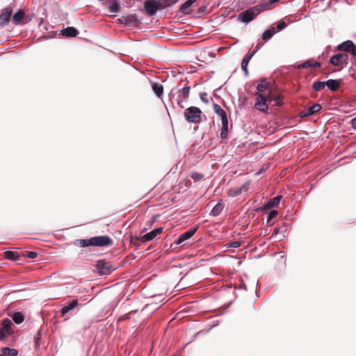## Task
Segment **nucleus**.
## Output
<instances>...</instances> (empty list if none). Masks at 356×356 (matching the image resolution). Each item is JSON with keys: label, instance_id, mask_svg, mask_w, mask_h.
<instances>
[{"label": "nucleus", "instance_id": "nucleus-1", "mask_svg": "<svg viewBox=\"0 0 356 356\" xmlns=\"http://www.w3.org/2000/svg\"><path fill=\"white\" fill-rule=\"evenodd\" d=\"M262 6L260 4L249 8L238 15V19L245 24L249 23L252 19L255 18L260 13L264 11V8H261Z\"/></svg>", "mask_w": 356, "mask_h": 356}, {"label": "nucleus", "instance_id": "nucleus-2", "mask_svg": "<svg viewBox=\"0 0 356 356\" xmlns=\"http://www.w3.org/2000/svg\"><path fill=\"white\" fill-rule=\"evenodd\" d=\"M168 5L167 0H165V2H161L160 0H147L145 2L144 8L147 15L152 16L156 13L158 10L162 9Z\"/></svg>", "mask_w": 356, "mask_h": 356}, {"label": "nucleus", "instance_id": "nucleus-3", "mask_svg": "<svg viewBox=\"0 0 356 356\" xmlns=\"http://www.w3.org/2000/svg\"><path fill=\"white\" fill-rule=\"evenodd\" d=\"M202 111L196 106H190L185 109L184 116L189 123L198 124L201 122Z\"/></svg>", "mask_w": 356, "mask_h": 356}, {"label": "nucleus", "instance_id": "nucleus-4", "mask_svg": "<svg viewBox=\"0 0 356 356\" xmlns=\"http://www.w3.org/2000/svg\"><path fill=\"white\" fill-rule=\"evenodd\" d=\"M257 102H255L254 107L263 113H267L268 110V106L267 102L271 103V95L268 92L266 96L265 94L257 92Z\"/></svg>", "mask_w": 356, "mask_h": 356}, {"label": "nucleus", "instance_id": "nucleus-5", "mask_svg": "<svg viewBox=\"0 0 356 356\" xmlns=\"http://www.w3.org/2000/svg\"><path fill=\"white\" fill-rule=\"evenodd\" d=\"M91 246L95 247H105V246H111L113 244V239L107 236H97L90 238Z\"/></svg>", "mask_w": 356, "mask_h": 356}, {"label": "nucleus", "instance_id": "nucleus-6", "mask_svg": "<svg viewBox=\"0 0 356 356\" xmlns=\"http://www.w3.org/2000/svg\"><path fill=\"white\" fill-rule=\"evenodd\" d=\"M96 266L98 273L101 275H110L115 269L111 261H106L104 260L97 261Z\"/></svg>", "mask_w": 356, "mask_h": 356}, {"label": "nucleus", "instance_id": "nucleus-7", "mask_svg": "<svg viewBox=\"0 0 356 356\" xmlns=\"http://www.w3.org/2000/svg\"><path fill=\"white\" fill-rule=\"evenodd\" d=\"M348 56L344 53H339L332 56L330 63L334 66H342L348 63Z\"/></svg>", "mask_w": 356, "mask_h": 356}, {"label": "nucleus", "instance_id": "nucleus-8", "mask_svg": "<svg viewBox=\"0 0 356 356\" xmlns=\"http://www.w3.org/2000/svg\"><path fill=\"white\" fill-rule=\"evenodd\" d=\"M340 51L349 52L353 56H356V45L351 40H346L338 46Z\"/></svg>", "mask_w": 356, "mask_h": 356}, {"label": "nucleus", "instance_id": "nucleus-9", "mask_svg": "<svg viewBox=\"0 0 356 356\" xmlns=\"http://www.w3.org/2000/svg\"><path fill=\"white\" fill-rule=\"evenodd\" d=\"M197 230V227L188 229V231L181 234L179 236V238L173 243V244H175L177 245H181L184 241L191 238L195 234V233L196 232Z\"/></svg>", "mask_w": 356, "mask_h": 356}, {"label": "nucleus", "instance_id": "nucleus-10", "mask_svg": "<svg viewBox=\"0 0 356 356\" xmlns=\"http://www.w3.org/2000/svg\"><path fill=\"white\" fill-rule=\"evenodd\" d=\"M12 15V10L6 8L4 12L0 14V26L6 27L8 25Z\"/></svg>", "mask_w": 356, "mask_h": 356}, {"label": "nucleus", "instance_id": "nucleus-11", "mask_svg": "<svg viewBox=\"0 0 356 356\" xmlns=\"http://www.w3.org/2000/svg\"><path fill=\"white\" fill-rule=\"evenodd\" d=\"M79 305V301L77 299H73L71 301L66 303L65 306L60 309V314L63 317H64L67 313L72 311L75 307H76Z\"/></svg>", "mask_w": 356, "mask_h": 356}, {"label": "nucleus", "instance_id": "nucleus-12", "mask_svg": "<svg viewBox=\"0 0 356 356\" xmlns=\"http://www.w3.org/2000/svg\"><path fill=\"white\" fill-rule=\"evenodd\" d=\"M163 227H158L156 229H154L153 230L150 231L149 232L145 234L141 237V241L143 242H146L149 241H152L154 239L158 234H160L163 232Z\"/></svg>", "mask_w": 356, "mask_h": 356}, {"label": "nucleus", "instance_id": "nucleus-13", "mask_svg": "<svg viewBox=\"0 0 356 356\" xmlns=\"http://www.w3.org/2000/svg\"><path fill=\"white\" fill-rule=\"evenodd\" d=\"M191 87L190 86H184L181 90H179L177 104L181 106V108H184V106L181 105V102L183 100L186 99L190 93Z\"/></svg>", "mask_w": 356, "mask_h": 356}, {"label": "nucleus", "instance_id": "nucleus-14", "mask_svg": "<svg viewBox=\"0 0 356 356\" xmlns=\"http://www.w3.org/2000/svg\"><path fill=\"white\" fill-rule=\"evenodd\" d=\"M120 21L124 25L132 26L138 22V17L135 14L123 15L121 17Z\"/></svg>", "mask_w": 356, "mask_h": 356}, {"label": "nucleus", "instance_id": "nucleus-15", "mask_svg": "<svg viewBox=\"0 0 356 356\" xmlns=\"http://www.w3.org/2000/svg\"><path fill=\"white\" fill-rule=\"evenodd\" d=\"M321 63L316 61L314 58L309 59L304 63L299 64L296 66L297 69L309 68L314 67L317 68L321 67Z\"/></svg>", "mask_w": 356, "mask_h": 356}, {"label": "nucleus", "instance_id": "nucleus-16", "mask_svg": "<svg viewBox=\"0 0 356 356\" xmlns=\"http://www.w3.org/2000/svg\"><path fill=\"white\" fill-rule=\"evenodd\" d=\"M321 109V106L319 104H314L313 106L302 111L300 115L302 117H307L318 112Z\"/></svg>", "mask_w": 356, "mask_h": 356}, {"label": "nucleus", "instance_id": "nucleus-17", "mask_svg": "<svg viewBox=\"0 0 356 356\" xmlns=\"http://www.w3.org/2000/svg\"><path fill=\"white\" fill-rule=\"evenodd\" d=\"M326 86L331 91H337L341 86V81L339 79H329L325 81Z\"/></svg>", "mask_w": 356, "mask_h": 356}, {"label": "nucleus", "instance_id": "nucleus-18", "mask_svg": "<svg viewBox=\"0 0 356 356\" xmlns=\"http://www.w3.org/2000/svg\"><path fill=\"white\" fill-rule=\"evenodd\" d=\"M225 208V204L222 202L218 203L213 207L209 215L213 217L218 216L220 214Z\"/></svg>", "mask_w": 356, "mask_h": 356}, {"label": "nucleus", "instance_id": "nucleus-19", "mask_svg": "<svg viewBox=\"0 0 356 356\" xmlns=\"http://www.w3.org/2000/svg\"><path fill=\"white\" fill-rule=\"evenodd\" d=\"M255 51H252L250 55H246L243 59L242 60V62H241V69L244 72L245 74L247 76L248 74V65L250 60V59L252 58V57L254 56V54H255Z\"/></svg>", "mask_w": 356, "mask_h": 356}, {"label": "nucleus", "instance_id": "nucleus-20", "mask_svg": "<svg viewBox=\"0 0 356 356\" xmlns=\"http://www.w3.org/2000/svg\"><path fill=\"white\" fill-rule=\"evenodd\" d=\"M25 13L24 11L22 10H19L17 13H15L13 17L12 21L13 23L17 25L22 22V20L24 17Z\"/></svg>", "mask_w": 356, "mask_h": 356}, {"label": "nucleus", "instance_id": "nucleus-21", "mask_svg": "<svg viewBox=\"0 0 356 356\" xmlns=\"http://www.w3.org/2000/svg\"><path fill=\"white\" fill-rule=\"evenodd\" d=\"M197 0H187L184 3H183L180 7V11L184 14H189L191 13L190 8L193 6L194 3L196 2Z\"/></svg>", "mask_w": 356, "mask_h": 356}, {"label": "nucleus", "instance_id": "nucleus-22", "mask_svg": "<svg viewBox=\"0 0 356 356\" xmlns=\"http://www.w3.org/2000/svg\"><path fill=\"white\" fill-rule=\"evenodd\" d=\"M79 34L78 30L73 27L69 26L63 30V35L67 37H76Z\"/></svg>", "mask_w": 356, "mask_h": 356}, {"label": "nucleus", "instance_id": "nucleus-23", "mask_svg": "<svg viewBox=\"0 0 356 356\" xmlns=\"http://www.w3.org/2000/svg\"><path fill=\"white\" fill-rule=\"evenodd\" d=\"M1 352L0 356H17L18 354L17 350L8 347L3 348Z\"/></svg>", "mask_w": 356, "mask_h": 356}, {"label": "nucleus", "instance_id": "nucleus-24", "mask_svg": "<svg viewBox=\"0 0 356 356\" xmlns=\"http://www.w3.org/2000/svg\"><path fill=\"white\" fill-rule=\"evenodd\" d=\"M4 258L10 261H17L19 259V255L16 252L7 250L4 252Z\"/></svg>", "mask_w": 356, "mask_h": 356}, {"label": "nucleus", "instance_id": "nucleus-25", "mask_svg": "<svg viewBox=\"0 0 356 356\" xmlns=\"http://www.w3.org/2000/svg\"><path fill=\"white\" fill-rule=\"evenodd\" d=\"M286 232V228L285 225H282L279 227H276L274 229L273 234L271 236V238L276 237L280 233H283L281 238H279V240H282V238H284L285 235L284 233Z\"/></svg>", "mask_w": 356, "mask_h": 356}, {"label": "nucleus", "instance_id": "nucleus-26", "mask_svg": "<svg viewBox=\"0 0 356 356\" xmlns=\"http://www.w3.org/2000/svg\"><path fill=\"white\" fill-rule=\"evenodd\" d=\"M152 90L156 96L161 97L163 92V87L159 83H154L152 84Z\"/></svg>", "mask_w": 356, "mask_h": 356}, {"label": "nucleus", "instance_id": "nucleus-27", "mask_svg": "<svg viewBox=\"0 0 356 356\" xmlns=\"http://www.w3.org/2000/svg\"><path fill=\"white\" fill-rule=\"evenodd\" d=\"M326 86L325 81H316L312 84V88L315 91H321Z\"/></svg>", "mask_w": 356, "mask_h": 356}, {"label": "nucleus", "instance_id": "nucleus-28", "mask_svg": "<svg viewBox=\"0 0 356 356\" xmlns=\"http://www.w3.org/2000/svg\"><path fill=\"white\" fill-rule=\"evenodd\" d=\"M12 321L8 318H5L2 321V328L7 331L8 334H10L12 332L11 330Z\"/></svg>", "mask_w": 356, "mask_h": 356}, {"label": "nucleus", "instance_id": "nucleus-29", "mask_svg": "<svg viewBox=\"0 0 356 356\" xmlns=\"http://www.w3.org/2000/svg\"><path fill=\"white\" fill-rule=\"evenodd\" d=\"M12 318L13 321L17 324L22 323L24 320V315L19 312H15L12 316Z\"/></svg>", "mask_w": 356, "mask_h": 356}, {"label": "nucleus", "instance_id": "nucleus-30", "mask_svg": "<svg viewBox=\"0 0 356 356\" xmlns=\"http://www.w3.org/2000/svg\"><path fill=\"white\" fill-rule=\"evenodd\" d=\"M90 238L88 239H79L75 242V245L79 247L86 248L91 246Z\"/></svg>", "mask_w": 356, "mask_h": 356}, {"label": "nucleus", "instance_id": "nucleus-31", "mask_svg": "<svg viewBox=\"0 0 356 356\" xmlns=\"http://www.w3.org/2000/svg\"><path fill=\"white\" fill-rule=\"evenodd\" d=\"M280 0H270L268 2H266V3H260V6H262V8H264V10H270L273 8V5L276 3V2H278Z\"/></svg>", "mask_w": 356, "mask_h": 356}, {"label": "nucleus", "instance_id": "nucleus-32", "mask_svg": "<svg viewBox=\"0 0 356 356\" xmlns=\"http://www.w3.org/2000/svg\"><path fill=\"white\" fill-rule=\"evenodd\" d=\"M109 8L112 13H117L120 10V6L116 1H110Z\"/></svg>", "mask_w": 356, "mask_h": 356}, {"label": "nucleus", "instance_id": "nucleus-33", "mask_svg": "<svg viewBox=\"0 0 356 356\" xmlns=\"http://www.w3.org/2000/svg\"><path fill=\"white\" fill-rule=\"evenodd\" d=\"M274 34V28H273L272 29L266 30L263 33V40L266 41L268 40L273 36Z\"/></svg>", "mask_w": 356, "mask_h": 356}, {"label": "nucleus", "instance_id": "nucleus-34", "mask_svg": "<svg viewBox=\"0 0 356 356\" xmlns=\"http://www.w3.org/2000/svg\"><path fill=\"white\" fill-rule=\"evenodd\" d=\"M249 185H250V181L245 182L243 185H242L241 187H239L236 191H234L233 192V194L234 195H236L238 194L242 193V192H243V191H245V192L247 191L248 187Z\"/></svg>", "mask_w": 356, "mask_h": 356}, {"label": "nucleus", "instance_id": "nucleus-35", "mask_svg": "<svg viewBox=\"0 0 356 356\" xmlns=\"http://www.w3.org/2000/svg\"><path fill=\"white\" fill-rule=\"evenodd\" d=\"M213 110L216 114H218L220 117H222L226 115L225 111L218 104L213 105Z\"/></svg>", "mask_w": 356, "mask_h": 356}, {"label": "nucleus", "instance_id": "nucleus-36", "mask_svg": "<svg viewBox=\"0 0 356 356\" xmlns=\"http://www.w3.org/2000/svg\"><path fill=\"white\" fill-rule=\"evenodd\" d=\"M42 338V333H41V331L39 330L36 334L34 336V338H33V340H34V343H35V348H38L40 346V341Z\"/></svg>", "mask_w": 356, "mask_h": 356}, {"label": "nucleus", "instance_id": "nucleus-37", "mask_svg": "<svg viewBox=\"0 0 356 356\" xmlns=\"http://www.w3.org/2000/svg\"><path fill=\"white\" fill-rule=\"evenodd\" d=\"M278 215V211L275 210H271L267 216V222H270Z\"/></svg>", "mask_w": 356, "mask_h": 356}, {"label": "nucleus", "instance_id": "nucleus-38", "mask_svg": "<svg viewBox=\"0 0 356 356\" xmlns=\"http://www.w3.org/2000/svg\"><path fill=\"white\" fill-rule=\"evenodd\" d=\"M268 83H261L257 85V89L258 90V92L261 93V92H264L268 88Z\"/></svg>", "mask_w": 356, "mask_h": 356}, {"label": "nucleus", "instance_id": "nucleus-39", "mask_svg": "<svg viewBox=\"0 0 356 356\" xmlns=\"http://www.w3.org/2000/svg\"><path fill=\"white\" fill-rule=\"evenodd\" d=\"M271 102H274V106H281L282 104L281 97L276 96L275 97L271 96Z\"/></svg>", "mask_w": 356, "mask_h": 356}, {"label": "nucleus", "instance_id": "nucleus-40", "mask_svg": "<svg viewBox=\"0 0 356 356\" xmlns=\"http://www.w3.org/2000/svg\"><path fill=\"white\" fill-rule=\"evenodd\" d=\"M191 178L195 181H199L203 178V175L198 172H192L191 175Z\"/></svg>", "mask_w": 356, "mask_h": 356}, {"label": "nucleus", "instance_id": "nucleus-41", "mask_svg": "<svg viewBox=\"0 0 356 356\" xmlns=\"http://www.w3.org/2000/svg\"><path fill=\"white\" fill-rule=\"evenodd\" d=\"M228 135V127H222L220 130V137L223 139L227 138Z\"/></svg>", "mask_w": 356, "mask_h": 356}, {"label": "nucleus", "instance_id": "nucleus-42", "mask_svg": "<svg viewBox=\"0 0 356 356\" xmlns=\"http://www.w3.org/2000/svg\"><path fill=\"white\" fill-rule=\"evenodd\" d=\"M220 118H221L222 127H228L229 122H228L227 115H225L220 117Z\"/></svg>", "mask_w": 356, "mask_h": 356}, {"label": "nucleus", "instance_id": "nucleus-43", "mask_svg": "<svg viewBox=\"0 0 356 356\" xmlns=\"http://www.w3.org/2000/svg\"><path fill=\"white\" fill-rule=\"evenodd\" d=\"M200 99L203 102H204V103H208L209 102L208 96H207V92H201L200 95Z\"/></svg>", "mask_w": 356, "mask_h": 356}, {"label": "nucleus", "instance_id": "nucleus-44", "mask_svg": "<svg viewBox=\"0 0 356 356\" xmlns=\"http://www.w3.org/2000/svg\"><path fill=\"white\" fill-rule=\"evenodd\" d=\"M286 26V23L284 22H281L277 26V31H280L283 30L284 29H285Z\"/></svg>", "mask_w": 356, "mask_h": 356}, {"label": "nucleus", "instance_id": "nucleus-45", "mask_svg": "<svg viewBox=\"0 0 356 356\" xmlns=\"http://www.w3.org/2000/svg\"><path fill=\"white\" fill-rule=\"evenodd\" d=\"M280 202H267V205L268 208L276 207L279 205Z\"/></svg>", "mask_w": 356, "mask_h": 356}, {"label": "nucleus", "instance_id": "nucleus-46", "mask_svg": "<svg viewBox=\"0 0 356 356\" xmlns=\"http://www.w3.org/2000/svg\"><path fill=\"white\" fill-rule=\"evenodd\" d=\"M240 246H241V242H239V241H234L230 244L231 248H239Z\"/></svg>", "mask_w": 356, "mask_h": 356}, {"label": "nucleus", "instance_id": "nucleus-47", "mask_svg": "<svg viewBox=\"0 0 356 356\" xmlns=\"http://www.w3.org/2000/svg\"><path fill=\"white\" fill-rule=\"evenodd\" d=\"M38 254L35 252H29L27 257L30 259H34L37 257Z\"/></svg>", "mask_w": 356, "mask_h": 356}, {"label": "nucleus", "instance_id": "nucleus-48", "mask_svg": "<svg viewBox=\"0 0 356 356\" xmlns=\"http://www.w3.org/2000/svg\"><path fill=\"white\" fill-rule=\"evenodd\" d=\"M6 338V334L4 330L0 329V340H3Z\"/></svg>", "mask_w": 356, "mask_h": 356}, {"label": "nucleus", "instance_id": "nucleus-49", "mask_svg": "<svg viewBox=\"0 0 356 356\" xmlns=\"http://www.w3.org/2000/svg\"><path fill=\"white\" fill-rule=\"evenodd\" d=\"M352 127L356 129V117L351 120Z\"/></svg>", "mask_w": 356, "mask_h": 356}, {"label": "nucleus", "instance_id": "nucleus-50", "mask_svg": "<svg viewBox=\"0 0 356 356\" xmlns=\"http://www.w3.org/2000/svg\"><path fill=\"white\" fill-rule=\"evenodd\" d=\"M281 198H282V195H277V196L274 197L273 198L270 199L269 200H275V201L281 200Z\"/></svg>", "mask_w": 356, "mask_h": 356}]
</instances>
